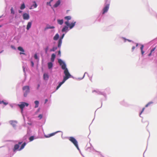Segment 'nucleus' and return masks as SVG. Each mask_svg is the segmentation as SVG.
<instances>
[{
	"label": "nucleus",
	"mask_w": 157,
	"mask_h": 157,
	"mask_svg": "<svg viewBox=\"0 0 157 157\" xmlns=\"http://www.w3.org/2000/svg\"><path fill=\"white\" fill-rule=\"evenodd\" d=\"M32 132V131L30 128H27V134L22 138L20 139L19 140L17 141L18 143L14 144L12 148V151L11 152L10 155L13 156L17 151H20L23 149L29 143L28 137L30 136Z\"/></svg>",
	"instance_id": "nucleus-1"
},
{
	"label": "nucleus",
	"mask_w": 157,
	"mask_h": 157,
	"mask_svg": "<svg viewBox=\"0 0 157 157\" xmlns=\"http://www.w3.org/2000/svg\"><path fill=\"white\" fill-rule=\"evenodd\" d=\"M58 61L60 63V66L61 67V69L63 70H65L66 72H67V74L68 77H69V78H72L75 79V77L72 75L69 72L68 70L67 67V64L65 62L60 58L58 59Z\"/></svg>",
	"instance_id": "nucleus-2"
},
{
	"label": "nucleus",
	"mask_w": 157,
	"mask_h": 157,
	"mask_svg": "<svg viewBox=\"0 0 157 157\" xmlns=\"http://www.w3.org/2000/svg\"><path fill=\"white\" fill-rule=\"evenodd\" d=\"M109 6L104 4V7H103L101 11V13H100L99 15L98 16L96 19V20L100 22L103 20L104 15L105 13H107L109 9Z\"/></svg>",
	"instance_id": "nucleus-3"
},
{
	"label": "nucleus",
	"mask_w": 157,
	"mask_h": 157,
	"mask_svg": "<svg viewBox=\"0 0 157 157\" xmlns=\"http://www.w3.org/2000/svg\"><path fill=\"white\" fill-rule=\"evenodd\" d=\"M95 92L98 94L101 95H103L105 97L104 101L107 100V94H109L111 93L110 89L109 88H107L105 89L104 91H101L99 90H94L92 91V92Z\"/></svg>",
	"instance_id": "nucleus-4"
},
{
	"label": "nucleus",
	"mask_w": 157,
	"mask_h": 157,
	"mask_svg": "<svg viewBox=\"0 0 157 157\" xmlns=\"http://www.w3.org/2000/svg\"><path fill=\"white\" fill-rule=\"evenodd\" d=\"M65 138L68 139L75 147L78 150L81 154L82 155L80 150V149L78 145V143L76 139L73 136L66 137Z\"/></svg>",
	"instance_id": "nucleus-5"
},
{
	"label": "nucleus",
	"mask_w": 157,
	"mask_h": 157,
	"mask_svg": "<svg viewBox=\"0 0 157 157\" xmlns=\"http://www.w3.org/2000/svg\"><path fill=\"white\" fill-rule=\"evenodd\" d=\"M22 90L23 93L24 97H27L28 95L30 92V86L28 85L22 87Z\"/></svg>",
	"instance_id": "nucleus-6"
},
{
	"label": "nucleus",
	"mask_w": 157,
	"mask_h": 157,
	"mask_svg": "<svg viewBox=\"0 0 157 157\" xmlns=\"http://www.w3.org/2000/svg\"><path fill=\"white\" fill-rule=\"evenodd\" d=\"M29 104L25 102H21L19 104H17V106H18L21 109V112L22 113L23 111V109L25 107H28Z\"/></svg>",
	"instance_id": "nucleus-7"
},
{
	"label": "nucleus",
	"mask_w": 157,
	"mask_h": 157,
	"mask_svg": "<svg viewBox=\"0 0 157 157\" xmlns=\"http://www.w3.org/2000/svg\"><path fill=\"white\" fill-rule=\"evenodd\" d=\"M61 132L62 133V137L63 139L64 138H63V136H62L63 132L62 131H56L55 132H54L49 134H48V135H44V136L46 138H49V137H50L55 135L58 132Z\"/></svg>",
	"instance_id": "nucleus-8"
},
{
	"label": "nucleus",
	"mask_w": 157,
	"mask_h": 157,
	"mask_svg": "<svg viewBox=\"0 0 157 157\" xmlns=\"http://www.w3.org/2000/svg\"><path fill=\"white\" fill-rule=\"evenodd\" d=\"M65 33H63L61 35L59 36V39L58 40L57 43L58 44V46L60 47V45H61L62 42V40L64 38Z\"/></svg>",
	"instance_id": "nucleus-9"
},
{
	"label": "nucleus",
	"mask_w": 157,
	"mask_h": 157,
	"mask_svg": "<svg viewBox=\"0 0 157 157\" xmlns=\"http://www.w3.org/2000/svg\"><path fill=\"white\" fill-rule=\"evenodd\" d=\"M9 123L13 126V128L16 129V124L17 123V121L15 120H10L9 121Z\"/></svg>",
	"instance_id": "nucleus-10"
},
{
	"label": "nucleus",
	"mask_w": 157,
	"mask_h": 157,
	"mask_svg": "<svg viewBox=\"0 0 157 157\" xmlns=\"http://www.w3.org/2000/svg\"><path fill=\"white\" fill-rule=\"evenodd\" d=\"M22 17L24 20H28L30 18V15L28 13H24L22 15Z\"/></svg>",
	"instance_id": "nucleus-11"
},
{
	"label": "nucleus",
	"mask_w": 157,
	"mask_h": 157,
	"mask_svg": "<svg viewBox=\"0 0 157 157\" xmlns=\"http://www.w3.org/2000/svg\"><path fill=\"white\" fill-rule=\"evenodd\" d=\"M17 49L18 50L21 52L19 53L20 55L23 54L26 55L25 53L24 52H25V50L21 46L18 47L17 48Z\"/></svg>",
	"instance_id": "nucleus-12"
},
{
	"label": "nucleus",
	"mask_w": 157,
	"mask_h": 157,
	"mask_svg": "<svg viewBox=\"0 0 157 157\" xmlns=\"http://www.w3.org/2000/svg\"><path fill=\"white\" fill-rule=\"evenodd\" d=\"M47 65L48 70L52 71L54 67L53 63L52 62H49L47 63Z\"/></svg>",
	"instance_id": "nucleus-13"
},
{
	"label": "nucleus",
	"mask_w": 157,
	"mask_h": 157,
	"mask_svg": "<svg viewBox=\"0 0 157 157\" xmlns=\"http://www.w3.org/2000/svg\"><path fill=\"white\" fill-rule=\"evenodd\" d=\"M76 22L75 21H73L71 22H70L68 27L70 29L73 28L75 25Z\"/></svg>",
	"instance_id": "nucleus-14"
},
{
	"label": "nucleus",
	"mask_w": 157,
	"mask_h": 157,
	"mask_svg": "<svg viewBox=\"0 0 157 157\" xmlns=\"http://www.w3.org/2000/svg\"><path fill=\"white\" fill-rule=\"evenodd\" d=\"M58 44H57V46H53L52 48L50 49L49 50V52H55L57 49L58 48H60L61 45H60V47H59L58 46Z\"/></svg>",
	"instance_id": "nucleus-15"
},
{
	"label": "nucleus",
	"mask_w": 157,
	"mask_h": 157,
	"mask_svg": "<svg viewBox=\"0 0 157 157\" xmlns=\"http://www.w3.org/2000/svg\"><path fill=\"white\" fill-rule=\"evenodd\" d=\"M55 27L54 26H51L48 24H47L46 26L44 28V31H45L49 29H54Z\"/></svg>",
	"instance_id": "nucleus-16"
},
{
	"label": "nucleus",
	"mask_w": 157,
	"mask_h": 157,
	"mask_svg": "<svg viewBox=\"0 0 157 157\" xmlns=\"http://www.w3.org/2000/svg\"><path fill=\"white\" fill-rule=\"evenodd\" d=\"M61 2V0H58L57 1L53 6V7L56 8L58 7L60 5Z\"/></svg>",
	"instance_id": "nucleus-17"
},
{
	"label": "nucleus",
	"mask_w": 157,
	"mask_h": 157,
	"mask_svg": "<svg viewBox=\"0 0 157 157\" xmlns=\"http://www.w3.org/2000/svg\"><path fill=\"white\" fill-rule=\"evenodd\" d=\"M120 103L121 105L125 107H127L129 105L124 100L120 101Z\"/></svg>",
	"instance_id": "nucleus-18"
},
{
	"label": "nucleus",
	"mask_w": 157,
	"mask_h": 157,
	"mask_svg": "<svg viewBox=\"0 0 157 157\" xmlns=\"http://www.w3.org/2000/svg\"><path fill=\"white\" fill-rule=\"evenodd\" d=\"M56 57V54L55 53H52L51 55V57L50 58L51 61L50 62H52L54 63L55 61V59Z\"/></svg>",
	"instance_id": "nucleus-19"
},
{
	"label": "nucleus",
	"mask_w": 157,
	"mask_h": 157,
	"mask_svg": "<svg viewBox=\"0 0 157 157\" xmlns=\"http://www.w3.org/2000/svg\"><path fill=\"white\" fill-rule=\"evenodd\" d=\"M139 45H141V47L140 48V49L141 51V55L142 56H143L145 52V51L143 50L144 46L143 44H140Z\"/></svg>",
	"instance_id": "nucleus-20"
},
{
	"label": "nucleus",
	"mask_w": 157,
	"mask_h": 157,
	"mask_svg": "<svg viewBox=\"0 0 157 157\" xmlns=\"http://www.w3.org/2000/svg\"><path fill=\"white\" fill-rule=\"evenodd\" d=\"M120 38L124 40V42H126V41H127L129 42H132L133 43H134V42L132 40L128 39H126V38L124 37H120Z\"/></svg>",
	"instance_id": "nucleus-21"
},
{
	"label": "nucleus",
	"mask_w": 157,
	"mask_h": 157,
	"mask_svg": "<svg viewBox=\"0 0 157 157\" xmlns=\"http://www.w3.org/2000/svg\"><path fill=\"white\" fill-rule=\"evenodd\" d=\"M68 27L65 26L62 29L61 31L63 33L65 32V33H66L69 31V29H68Z\"/></svg>",
	"instance_id": "nucleus-22"
},
{
	"label": "nucleus",
	"mask_w": 157,
	"mask_h": 157,
	"mask_svg": "<svg viewBox=\"0 0 157 157\" xmlns=\"http://www.w3.org/2000/svg\"><path fill=\"white\" fill-rule=\"evenodd\" d=\"M32 22V21H29L28 23L26 28V29L27 30H29L31 28Z\"/></svg>",
	"instance_id": "nucleus-23"
},
{
	"label": "nucleus",
	"mask_w": 157,
	"mask_h": 157,
	"mask_svg": "<svg viewBox=\"0 0 157 157\" xmlns=\"http://www.w3.org/2000/svg\"><path fill=\"white\" fill-rule=\"evenodd\" d=\"M49 76L48 73H44L43 74V79L45 80H48L49 78Z\"/></svg>",
	"instance_id": "nucleus-24"
},
{
	"label": "nucleus",
	"mask_w": 157,
	"mask_h": 157,
	"mask_svg": "<svg viewBox=\"0 0 157 157\" xmlns=\"http://www.w3.org/2000/svg\"><path fill=\"white\" fill-rule=\"evenodd\" d=\"M59 35L58 33H56L53 37V40L55 41L58 40L59 39Z\"/></svg>",
	"instance_id": "nucleus-25"
},
{
	"label": "nucleus",
	"mask_w": 157,
	"mask_h": 157,
	"mask_svg": "<svg viewBox=\"0 0 157 157\" xmlns=\"http://www.w3.org/2000/svg\"><path fill=\"white\" fill-rule=\"evenodd\" d=\"M58 24L60 25H62L64 22V21L63 19H58L57 20Z\"/></svg>",
	"instance_id": "nucleus-26"
},
{
	"label": "nucleus",
	"mask_w": 157,
	"mask_h": 157,
	"mask_svg": "<svg viewBox=\"0 0 157 157\" xmlns=\"http://www.w3.org/2000/svg\"><path fill=\"white\" fill-rule=\"evenodd\" d=\"M62 84L63 83L61 82H58L57 83V85L56 88V90L53 92H54L56 91L60 87L62 86Z\"/></svg>",
	"instance_id": "nucleus-27"
},
{
	"label": "nucleus",
	"mask_w": 157,
	"mask_h": 157,
	"mask_svg": "<svg viewBox=\"0 0 157 157\" xmlns=\"http://www.w3.org/2000/svg\"><path fill=\"white\" fill-rule=\"evenodd\" d=\"M66 73L67 72H66L65 70H64L63 74H64V75H63V78L66 80V81L69 78V77H68Z\"/></svg>",
	"instance_id": "nucleus-28"
},
{
	"label": "nucleus",
	"mask_w": 157,
	"mask_h": 157,
	"mask_svg": "<svg viewBox=\"0 0 157 157\" xmlns=\"http://www.w3.org/2000/svg\"><path fill=\"white\" fill-rule=\"evenodd\" d=\"M34 103L35 105L34 108H36L39 107V105L40 104L39 101L38 100H35L34 101Z\"/></svg>",
	"instance_id": "nucleus-29"
},
{
	"label": "nucleus",
	"mask_w": 157,
	"mask_h": 157,
	"mask_svg": "<svg viewBox=\"0 0 157 157\" xmlns=\"http://www.w3.org/2000/svg\"><path fill=\"white\" fill-rule=\"evenodd\" d=\"M32 4L31 5L34 8H36L37 6L38 5L37 4L36 2L35 1H32Z\"/></svg>",
	"instance_id": "nucleus-30"
},
{
	"label": "nucleus",
	"mask_w": 157,
	"mask_h": 157,
	"mask_svg": "<svg viewBox=\"0 0 157 157\" xmlns=\"http://www.w3.org/2000/svg\"><path fill=\"white\" fill-rule=\"evenodd\" d=\"M36 138H35V137L34 136H29L28 138V140H29V141H28L29 142H31L33 141V140H34V139H35Z\"/></svg>",
	"instance_id": "nucleus-31"
},
{
	"label": "nucleus",
	"mask_w": 157,
	"mask_h": 157,
	"mask_svg": "<svg viewBox=\"0 0 157 157\" xmlns=\"http://www.w3.org/2000/svg\"><path fill=\"white\" fill-rule=\"evenodd\" d=\"M25 8V5L24 2L21 3L20 6V9L21 10H23Z\"/></svg>",
	"instance_id": "nucleus-32"
},
{
	"label": "nucleus",
	"mask_w": 157,
	"mask_h": 157,
	"mask_svg": "<svg viewBox=\"0 0 157 157\" xmlns=\"http://www.w3.org/2000/svg\"><path fill=\"white\" fill-rule=\"evenodd\" d=\"M111 0H104V4L110 6Z\"/></svg>",
	"instance_id": "nucleus-33"
},
{
	"label": "nucleus",
	"mask_w": 157,
	"mask_h": 157,
	"mask_svg": "<svg viewBox=\"0 0 157 157\" xmlns=\"http://www.w3.org/2000/svg\"><path fill=\"white\" fill-rule=\"evenodd\" d=\"M64 18L67 21H69L71 19V17L70 16H66L64 17Z\"/></svg>",
	"instance_id": "nucleus-34"
},
{
	"label": "nucleus",
	"mask_w": 157,
	"mask_h": 157,
	"mask_svg": "<svg viewBox=\"0 0 157 157\" xmlns=\"http://www.w3.org/2000/svg\"><path fill=\"white\" fill-rule=\"evenodd\" d=\"M49 49V47L48 46H46V47L44 48V50L46 54H47L48 53Z\"/></svg>",
	"instance_id": "nucleus-35"
},
{
	"label": "nucleus",
	"mask_w": 157,
	"mask_h": 157,
	"mask_svg": "<svg viewBox=\"0 0 157 157\" xmlns=\"http://www.w3.org/2000/svg\"><path fill=\"white\" fill-rule=\"evenodd\" d=\"M34 58L37 60H39V56L38 55L37 53H36L34 55Z\"/></svg>",
	"instance_id": "nucleus-36"
},
{
	"label": "nucleus",
	"mask_w": 157,
	"mask_h": 157,
	"mask_svg": "<svg viewBox=\"0 0 157 157\" xmlns=\"http://www.w3.org/2000/svg\"><path fill=\"white\" fill-rule=\"evenodd\" d=\"M145 109V108L144 107L142 108V110H141V111L140 112V113H139V116L141 117H142L141 116V114L144 111V109Z\"/></svg>",
	"instance_id": "nucleus-37"
},
{
	"label": "nucleus",
	"mask_w": 157,
	"mask_h": 157,
	"mask_svg": "<svg viewBox=\"0 0 157 157\" xmlns=\"http://www.w3.org/2000/svg\"><path fill=\"white\" fill-rule=\"evenodd\" d=\"M153 103V102L152 101H150L147 104H146L145 105V107H147L149 106L151 104H152Z\"/></svg>",
	"instance_id": "nucleus-38"
},
{
	"label": "nucleus",
	"mask_w": 157,
	"mask_h": 157,
	"mask_svg": "<svg viewBox=\"0 0 157 157\" xmlns=\"http://www.w3.org/2000/svg\"><path fill=\"white\" fill-rule=\"evenodd\" d=\"M56 53H57V55L59 57H60L61 56V52L60 50V49L59 50L56 52Z\"/></svg>",
	"instance_id": "nucleus-39"
},
{
	"label": "nucleus",
	"mask_w": 157,
	"mask_h": 157,
	"mask_svg": "<svg viewBox=\"0 0 157 157\" xmlns=\"http://www.w3.org/2000/svg\"><path fill=\"white\" fill-rule=\"evenodd\" d=\"M30 66L32 67H34V63L33 61L32 60H30Z\"/></svg>",
	"instance_id": "nucleus-40"
},
{
	"label": "nucleus",
	"mask_w": 157,
	"mask_h": 157,
	"mask_svg": "<svg viewBox=\"0 0 157 157\" xmlns=\"http://www.w3.org/2000/svg\"><path fill=\"white\" fill-rule=\"evenodd\" d=\"M11 13L12 14H14L15 13V12L13 10V7H11L10 9Z\"/></svg>",
	"instance_id": "nucleus-41"
},
{
	"label": "nucleus",
	"mask_w": 157,
	"mask_h": 157,
	"mask_svg": "<svg viewBox=\"0 0 157 157\" xmlns=\"http://www.w3.org/2000/svg\"><path fill=\"white\" fill-rule=\"evenodd\" d=\"M22 68H23V71L24 73V75H25V78H26V71L25 70V67L24 66H23Z\"/></svg>",
	"instance_id": "nucleus-42"
},
{
	"label": "nucleus",
	"mask_w": 157,
	"mask_h": 157,
	"mask_svg": "<svg viewBox=\"0 0 157 157\" xmlns=\"http://www.w3.org/2000/svg\"><path fill=\"white\" fill-rule=\"evenodd\" d=\"M43 117V115L42 114H40L38 115V117L39 118V120H41Z\"/></svg>",
	"instance_id": "nucleus-43"
},
{
	"label": "nucleus",
	"mask_w": 157,
	"mask_h": 157,
	"mask_svg": "<svg viewBox=\"0 0 157 157\" xmlns=\"http://www.w3.org/2000/svg\"><path fill=\"white\" fill-rule=\"evenodd\" d=\"M69 23H70V22H69V21H65L64 22V24L66 25V26H67V27H68V26L69 24Z\"/></svg>",
	"instance_id": "nucleus-44"
},
{
	"label": "nucleus",
	"mask_w": 157,
	"mask_h": 157,
	"mask_svg": "<svg viewBox=\"0 0 157 157\" xmlns=\"http://www.w3.org/2000/svg\"><path fill=\"white\" fill-rule=\"evenodd\" d=\"M10 47L12 49H13V50H16V49H17L13 45H11Z\"/></svg>",
	"instance_id": "nucleus-45"
},
{
	"label": "nucleus",
	"mask_w": 157,
	"mask_h": 157,
	"mask_svg": "<svg viewBox=\"0 0 157 157\" xmlns=\"http://www.w3.org/2000/svg\"><path fill=\"white\" fill-rule=\"evenodd\" d=\"M40 87V83H38L37 85V86H36V90H39Z\"/></svg>",
	"instance_id": "nucleus-46"
},
{
	"label": "nucleus",
	"mask_w": 157,
	"mask_h": 157,
	"mask_svg": "<svg viewBox=\"0 0 157 157\" xmlns=\"http://www.w3.org/2000/svg\"><path fill=\"white\" fill-rule=\"evenodd\" d=\"M155 47H153L151 49L150 52L152 53V52H153L155 50Z\"/></svg>",
	"instance_id": "nucleus-47"
},
{
	"label": "nucleus",
	"mask_w": 157,
	"mask_h": 157,
	"mask_svg": "<svg viewBox=\"0 0 157 157\" xmlns=\"http://www.w3.org/2000/svg\"><path fill=\"white\" fill-rule=\"evenodd\" d=\"M51 2H47L46 3V5L47 6H52V5H51Z\"/></svg>",
	"instance_id": "nucleus-48"
},
{
	"label": "nucleus",
	"mask_w": 157,
	"mask_h": 157,
	"mask_svg": "<svg viewBox=\"0 0 157 157\" xmlns=\"http://www.w3.org/2000/svg\"><path fill=\"white\" fill-rule=\"evenodd\" d=\"M86 74H87V75L89 77V75H88V73L87 72H85V73L84 75H83V77L82 78V79H83L84 78V77L85 76V75Z\"/></svg>",
	"instance_id": "nucleus-49"
},
{
	"label": "nucleus",
	"mask_w": 157,
	"mask_h": 157,
	"mask_svg": "<svg viewBox=\"0 0 157 157\" xmlns=\"http://www.w3.org/2000/svg\"><path fill=\"white\" fill-rule=\"evenodd\" d=\"M17 105V104H10V106L11 108H13V105Z\"/></svg>",
	"instance_id": "nucleus-50"
},
{
	"label": "nucleus",
	"mask_w": 157,
	"mask_h": 157,
	"mask_svg": "<svg viewBox=\"0 0 157 157\" xmlns=\"http://www.w3.org/2000/svg\"><path fill=\"white\" fill-rule=\"evenodd\" d=\"M75 79L77 80H80L82 79V78H75Z\"/></svg>",
	"instance_id": "nucleus-51"
},
{
	"label": "nucleus",
	"mask_w": 157,
	"mask_h": 157,
	"mask_svg": "<svg viewBox=\"0 0 157 157\" xmlns=\"http://www.w3.org/2000/svg\"><path fill=\"white\" fill-rule=\"evenodd\" d=\"M40 108H39L37 109V110L36 111V113H38L39 112L40 110Z\"/></svg>",
	"instance_id": "nucleus-52"
},
{
	"label": "nucleus",
	"mask_w": 157,
	"mask_h": 157,
	"mask_svg": "<svg viewBox=\"0 0 157 157\" xmlns=\"http://www.w3.org/2000/svg\"><path fill=\"white\" fill-rule=\"evenodd\" d=\"M66 81V80H65L63 78V80L61 82L63 83V84Z\"/></svg>",
	"instance_id": "nucleus-53"
},
{
	"label": "nucleus",
	"mask_w": 157,
	"mask_h": 157,
	"mask_svg": "<svg viewBox=\"0 0 157 157\" xmlns=\"http://www.w3.org/2000/svg\"><path fill=\"white\" fill-rule=\"evenodd\" d=\"M48 101V99L47 98L45 99L44 100V104H46L47 102Z\"/></svg>",
	"instance_id": "nucleus-54"
},
{
	"label": "nucleus",
	"mask_w": 157,
	"mask_h": 157,
	"mask_svg": "<svg viewBox=\"0 0 157 157\" xmlns=\"http://www.w3.org/2000/svg\"><path fill=\"white\" fill-rule=\"evenodd\" d=\"M136 47L135 46H133L132 48V52L134 51Z\"/></svg>",
	"instance_id": "nucleus-55"
},
{
	"label": "nucleus",
	"mask_w": 157,
	"mask_h": 157,
	"mask_svg": "<svg viewBox=\"0 0 157 157\" xmlns=\"http://www.w3.org/2000/svg\"><path fill=\"white\" fill-rule=\"evenodd\" d=\"M3 104L5 105H6L8 104V102H5L4 101V102H3Z\"/></svg>",
	"instance_id": "nucleus-56"
},
{
	"label": "nucleus",
	"mask_w": 157,
	"mask_h": 157,
	"mask_svg": "<svg viewBox=\"0 0 157 157\" xmlns=\"http://www.w3.org/2000/svg\"><path fill=\"white\" fill-rule=\"evenodd\" d=\"M103 100V99L102 98H101L100 99V101L101 103V106L100 107H101L102 106Z\"/></svg>",
	"instance_id": "nucleus-57"
},
{
	"label": "nucleus",
	"mask_w": 157,
	"mask_h": 157,
	"mask_svg": "<svg viewBox=\"0 0 157 157\" xmlns=\"http://www.w3.org/2000/svg\"><path fill=\"white\" fill-rule=\"evenodd\" d=\"M5 16H6L5 15H4V14H3L1 16H0V18H1L3 17H5Z\"/></svg>",
	"instance_id": "nucleus-58"
},
{
	"label": "nucleus",
	"mask_w": 157,
	"mask_h": 157,
	"mask_svg": "<svg viewBox=\"0 0 157 157\" xmlns=\"http://www.w3.org/2000/svg\"><path fill=\"white\" fill-rule=\"evenodd\" d=\"M92 148H93V149L94 148L92 146V147H87V149L88 150V149H89L90 150H91V149Z\"/></svg>",
	"instance_id": "nucleus-59"
},
{
	"label": "nucleus",
	"mask_w": 157,
	"mask_h": 157,
	"mask_svg": "<svg viewBox=\"0 0 157 157\" xmlns=\"http://www.w3.org/2000/svg\"><path fill=\"white\" fill-rule=\"evenodd\" d=\"M34 9V8H33V6H32V5H31V6H30V7H29V9L30 10H32V9Z\"/></svg>",
	"instance_id": "nucleus-60"
},
{
	"label": "nucleus",
	"mask_w": 157,
	"mask_h": 157,
	"mask_svg": "<svg viewBox=\"0 0 157 157\" xmlns=\"http://www.w3.org/2000/svg\"><path fill=\"white\" fill-rule=\"evenodd\" d=\"M152 53L150 52V53L148 54V56H151L152 55Z\"/></svg>",
	"instance_id": "nucleus-61"
},
{
	"label": "nucleus",
	"mask_w": 157,
	"mask_h": 157,
	"mask_svg": "<svg viewBox=\"0 0 157 157\" xmlns=\"http://www.w3.org/2000/svg\"><path fill=\"white\" fill-rule=\"evenodd\" d=\"M3 102H4V100H0V104H3Z\"/></svg>",
	"instance_id": "nucleus-62"
},
{
	"label": "nucleus",
	"mask_w": 157,
	"mask_h": 157,
	"mask_svg": "<svg viewBox=\"0 0 157 157\" xmlns=\"http://www.w3.org/2000/svg\"><path fill=\"white\" fill-rule=\"evenodd\" d=\"M136 44V47H137L140 44H138V43H135Z\"/></svg>",
	"instance_id": "nucleus-63"
},
{
	"label": "nucleus",
	"mask_w": 157,
	"mask_h": 157,
	"mask_svg": "<svg viewBox=\"0 0 157 157\" xmlns=\"http://www.w3.org/2000/svg\"><path fill=\"white\" fill-rule=\"evenodd\" d=\"M22 12V11H21V10H18V12L19 13H21Z\"/></svg>",
	"instance_id": "nucleus-64"
}]
</instances>
